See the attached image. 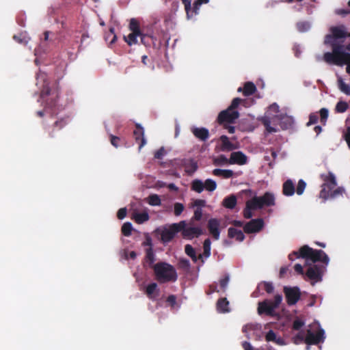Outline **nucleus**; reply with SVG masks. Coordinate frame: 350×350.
Masks as SVG:
<instances>
[{"label":"nucleus","mask_w":350,"mask_h":350,"mask_svg":"<svg viewBox=\"0 0 350 350\" xmlns=\"http://www.w3.org/2000/svg\"><path fill=\"white\" fill-rule=\"evenodd\" d=\"M275 196L273 193L267 191L262 196H254L245 203L243 214L245 219H250L253 216L252 211L262 209L265 206L275 205Z\"/></svg>","instance_id":"obj_1"},{"label":"nucleus","mask_w":350,"mask_h":350,"mask_svg":"<svg viewBox=\"0 0 350 350\" xmlns=\"http://www.w3.org/2000/svg\"><path fill=\"white\" fill-rule=\"evenodd\" d=\"M323 60L328 64L342 66L347 65L346 72L350 75V53L341 51V47L337 46L334 49V53L326 52L323 54Z\"/></svg>","instance_id":"obj_2"},{"label":"nucleus","mask_w":350,"mask_h":350,"mask_svg":"<svg viewBox=\"0 0 350 350\" xmlns=\"http://www.w3.org/2000/svg\"><path fill=\"white\" fill-rule=\"evenodd\" d=\"M154 273L156 280L159 283L175 282L177 273L175 268L165 262H159L154 265Z\"/></svg>","instance_id":"obj_3"},{"label":"nucleus","mask_w":350,"mask_h":350,"mask_svg":"<svg viewBox=\"0 0 350 350\" xmlns=\"http://www.w3.org/2000/svg\"><path fill=\"white\" fill-rule=\"evenodd\" d=\"M59 92L57 89H51L48 85L44 86L40 93V97L45 100L46 105L44 110L36 112L37 116L38 117H43L45 113H49V109L52 111V114H56L55 108Z\"/></svg>","instance_id":"obj_4"},{"label":"nucleus","mask_w":350,"mask_h":350,"mask_svg":"<svg viewBox=\"0 0 350 350\" xmlns=\"http://www.w3.org/2000/svg\"><path fill=\"white\" fill-rule=\"evenodd\" d=\"M282 301V295L277 294L274 296L273 300L266 299L258 304L257 311L260 315L275 317V309L278 308Z\"/></svg>","instance_id":"obj_5"},{"label":"nucleus","mask_w":350,"mask_h":350,"mask_svg":"<svg viewBox=\"0 0 350 350\" xmlns=\"http://www.w3.org/2000/svg\"><path fill=\"white\" fill-rule=\"evenodd\" d=\"M242 101L243 100L240 98H234L232 100L230 105L226 110L221 111L219 113L217 119V122L219 124H223L224 123H234L239 117V113L235 109Z\"/></svg>","instance_id":"obj_6"},{"label":"nucleus","mask_w":350,"mask_h":350,"mask_svg":"<svg viewBox=\"0 0 350 350\" xmlns=\"http://www.w3.org/2000/svg\"><path fill=\"white\" fill-rule=\"evenodd\" d=\"M331 34L325 36L324 43L329 44L332 48V52L334 53V49L337 46L341 47V51H344V46L336 42V40L350 37V33L346 31V28L344 25L333 26L329 29Z\"/></svg>","instance_id":"obj_7"},{"label":"nucleus","mask_w":350,"mask_h":350,"mask_svg":"<svg viewBox=\"0 0 350 350\" xmlns=\"http://www.w3.org/2000/svg\"><path fill=\"white\" fill-rule=\"evenodd\" d=\"M301 256L303 258L311 260L314 263L321 262L325 266L328 265L329 261L328 256L324 251L314 250L306 245L301 247Z\"/></svg>","instance_id":"obj_8"},{"label":"nucleus","mask_w":350,"mask_h":350,"mask_svg":"<svg viewBox=\"0 0 350 350\" xmlns=\"http://www.w3.org/2000/svg\"><path fill=\"white\" fill-rule=\"evenodd\" d=\"M320 177L323 183L321 185L319 197L325 201L328 199V192L336 187L337 183L334 174L331 172L327 174H321Z\"/></svg>","instance_id":"obj_9"},{"label":"nucleus","mask_w":350,"mask_h":350,"mask_svg":"<svg viewBox=\"0 0 350 350\" xmlns=\"http://www.w3.org/2000/svg\"><path fill=\"white\" fill-rule=\"evenodd\" d=\"M185 225V221L171 224L168 228H165L161 233V241L163 243H167L172 241L175 235L181 231Z\"/></svg>","instance_id":"obj_10"},{"label":"nucleus","mask_w":350,"mask_h":350,"mask_svg":"<svg viewBox=\"0 0 350 350\" xmlns=\"http://www.w3.org/2000/svg\"><path fill=\"white\" fill-rule=\"evenodd\" d=\"M129 29L131 31L127 36H124V40L129 45L135 44L137 43V37L141 34V28L139 22L137 19L133 18L130 20Z\"/></svg>","instance_id":"obj_11"},{"label":"nucleus","mask_w":350,"mask_h":350,"mask_svg":"<svg viewBox=\"0 0 350 350\" xmlns=\"http://www.w3.org/2000/svg\"><path fill=\"white\" fill-rule=\"evenodd\" d=\"M194 223L189 221L188 226L185 221V225L183 229H181L182 235L184 238L191 239L194 237H198L203 234V230L200 226H193Z\"/></svg>","instance_id":"obj_12"},{"label":"nucleus","mask_w":350,"mask_h":350,"mask_svg":"<svg viewBox=\"0 0 350 350\" xmlns=\"http://www.w3.org/2000/svg\"><path fill=\"white\" fill-rule=\"evenodd\" d=\"M325 269L326 266L324 265H312L308 267L306 275L309 279L314 282H321Z\"/></svg>","instance_id":"obj_13"},{"label":"nucleus","mask_w":350,"mask_h":350,"mask_svg":"<svg viewBox=\"0 0 350 350\" xmlns=\"http://www.w3.org/2000/svg\"><path fill=\"white\" fill-rule=\"evenodd\" d=\"M325 338V332L322 328H319L317 333L308 329L304 341L308 345H318L320 342H323Z\"/></svg>","instance_id":"obj_14"},{"label":"nucleus","mask_w":350,"mask_h":350,"mask_svg":"<svg viewBox=\"0 0 350 350\" xmlns=\"http://www.w3.org/2000/svg\"><path fill=\"white\" fill-rule=\"evenodd\" d=\"M185 5V10L188 18H191L193 15L198 14V11L202 4L208 3L209 0H196L191 7V0H182Z\"/></svg>","instance_id":"obj_15"},{"label":"nucleus","mask_w":350,"mask_h":350,"mask_svg":"<svg viewBox=\"0 0 350 350\" xmlns=\"http://www.w3.org/2000/svg\"><path fill=\"white\" fill-rule=\"evenodd\" d=\"M284 293L287 304L289 306L295 305L300 299L301 293L299 288L297 286H284Z\"/></svg>","instance_id":"obj_16"},{"label":"nucleus","mask_w":350,"mask_h":350,"mask_svg":"<svg viewBox=\"0 0 350 350\" xmlns=\"http://www.w3.org/2000/svg\"><path fill=\"white\" fill-rule=\"evenodd\" d=\"M264 225L262 218L253 219L244 225L243 230L247 234L258 232L263 228Z\"/></svg>","instance_id":"obj_17"},{"label":"nucleus","mask_w":350,"mask_h":350,"mask_svg":"<svg viewBox=\"0 0 350 350\" xmlns=\"http://www.w3.org/2000/svg\"><path fill=\"white\" fill-rule=\"evenodd\" d=\"M133 137L135 142L139 144V150L146 144V139L144 137V129L139 123L135 124V129L133 131Z\"/></svg>","instance_id":"obj_18"},{"label":"nucleus","mask_w":350,"mask_h":350,"mask_svg":"<svg viewBox=\"0 0 350 350\" xmlns=\"http://www.w3.org/2000/svg\"><path fill=\"white\" fill-rule=\"evenodd\" d=\"M220 221L216 218H211L208 220L207 228L210 234L213 236V239L218 240L220 235Z\"/></svg>","instance_id":"obj_19"},{"label":"nucleus","mask_w":350,"mask_h":350,"mask_svg":"<svg viewBox=\"0 0 350 350\" xmlns=\"http://www.w3.org/2000/svg\"><path fill=\"white\" fill-rule=\"evenodd\" d=\"M247 157L241 151L233 152L229 159V164H237L243 165L247 163Z\"/></svg>","instance_id":"obj_20"},{"label":"nucleus","mask_w":350,"mask_h":350,"mask_svg":"<svg viewBox=\"0 0 350 350\" xmlns=\"http://www.w3.org/2000/svg\"><path fill=\"white\" fill-rule=\"evenodd\" d=\"M192 133L193 135L198 138V139L205 142L206 141L209 137V131L207 129L201 127V128H193Z\"/></svg>","instance_id":"obj_21"},{"label":"nucleus","mask_w":350,"mask_h":350,"mask_svg":"<svg viewBox=\"0 0 350 350\" xmlns=\"http://www.w3.org/2000/svg\"><path fill=\"white\" fill-rule=\"evenodd\" d=\"M183 165L185 167V172L189 175L193 174L198 167L197 161L192 159H185L183 161Z\"/></svg>","instance_id":"obj_22"},{"label":"nucleus","mask_w":350,"mask_h":350,"mask_svg":"<svg viewBox=\"0 0 350 350\" xmlns=\"http://www.w3.org/2000/svg\"><path fill=\"white\" fill-rule=\"evenodd\" d=\"M295 192L293 182L291 179L286 180L282 185V193L286 196H292Z\"/></svg>","instance_id":"obj_23"},{"label":"nucleus","mask_w":350,"mask_h":350,"mask_svg":"<svg viewBox=\"0 0 350 350\" xmlns=\"http://www.w3.org/2000/svg\"><path fill=\"white\" fill-rule=\"evenodd\" d=\"M145 293L150 299H154L156 297L159 295L157 284L155 282L149 284L146 287Z\"/></svg>","instance_id":"obj_24"},{"label":"nucleus","mask_w":350,"mask_h":350,"mask_svg":"<svg viewBox=\"0 0 350 350\" xmlns=\"http://www.w3.org/2000/svg\"><path fill=\"white\" fill-rule=\"evenodd\" d=\"M243 92L245 96H248L254 94L256 91V87L252 82H246L243 88H239L238 92Z\"/></svg>","instance_id":"obj_25"},{"label":"nucleus","mask_w":350,"mask_h":350,"mask_svg":"<svg viewBox=\"0 0 350 350\" xmlns=\"http://www.w3.org/2000/svg\"><path fill=\"white\" fill-rule=\"evenodd\" d=\"M228 235L230 238H234L238 241H243L245 239V235L241 230L234 228H229L228 230Z\"/></svg>","instance_id":"obj_26"},{"label":"nucleus","mask_w":350,"mask_h":350,"mask_svg":"<svg viewBox=\"0 0 350 350\" xmlns=\"http://www.w3.org/2000/svg\"><path fill=\"white\" fill-rule=\"evenodd\" d=\"M237 204V199L235 195L232 194L226 196L222 201V205L228 209H233Z\"/></svg>","instance_id":"obj_27"},{"label":"nucleus","mask_w":350,"mask_h":350,"mask_svg":"<svg viewBox=\"0 0 350 350\" xmlns=\"http://www.w3.org/2000/svg\"><path fill=\"white\" fill-rule=\"evenodd\" d=\"M217 310L220 313H226L230 311L229 301L226 298H220L216 304Z\"/></svg>","instance_id":"obj_28"},{"label":"nucleus","mask_w":350,"mask_h":350,"mask_svg":"<svg viewBox=\"0 0 350 350\" xmlns=\"http://www.w3.org/2000/svg\"><path fill=\"white\" fill-rule=\"evenodd\" d=\"M139 37L141 38V42L146 46H150L152 44H154V37L150 34L145 33L144 29H141Z\"/></svg>","instance_id":"obj_29"},{"label":"nucleus","mask_w":350,"mask_h":350,"mask_svg":"<svg viewBox=\"0 0 350 350\" xmlns=\"http://www.w3.org/2000/svg\"><path fill=\"white\" fill-rule=\"evenodd\" d=\"M213 174L215 176H221L224 178H232L234 172L231 170L215 169L213 170Z\"/></svg>","instance_id":"obj_30"},{"label":"nucleus","mask_w":350,"mask_h":350,"mask_svg":"<svg viewBox=\"0 0 350 350\" xmlns=\"http://www.w3.org/2000/svg\"><path fill=\"white\" fill-rule=\"evenodd\" d=\"M145 259L146 263H148V267L153 269L154 265H155L154 264L155 261V256L152 247H149L146 250Z\"/></svg>","instance_id":"obj_31"},{"label":"nucleus","mask_w":350,"mask_h":350,"mask_svg":"<svg viewBox=\"0 0 350 350\" xmlns=\"http://www.w3.org/2000/svg\"><path fill=\"white\" fill-rule=\"evenodd\" d=\"M220 141L221 142L222 150L229 151L235 149L234 146L230 142L229 138L226 135H221L220 137Z\"/></svg>","instance_id":"obj_32"},{"label":"nucleus","mask_w":350,"mask_h":350,"mask_svg":"<svg viewBox=\"0 0 350 350\" xmlns=\"http://www.w3.org/2000/svg\"><path fill=\"white\" fill-rule=\"evenodd\" d=\"M293 119L290 116H283L280 119V126L283 130L288 129L293 124Z\"/></svg>","instance_id":"obj_33"},{"label":"nucleus","mask_w":350,"mask_h":350,"mask_svg":"<svg viewBox=\"0 0 350 350\" xmlns=\"http://www.w3.org/2000/svg\"><path fill=\"white\" fill-rule=\"evenodd\" d=\"M191 190L200 193L204 189V183L201 180L195 179L191 182Z\"/></svg>","instance_id":"obj_34"},{"label":"nucleus","mask_w":350,"mask_h":350,"mask_svg":"<svg viewBox=\"0 0 350 350\" xmlns=\"http://www.w3.org/2000/svg\"><path fill=\"white\" fill-rule=\"evenodd\" d=\"M68 124V118H63L58 120H56L53 126V131L50 133L51 137H53V135L52 134L55 130H60L62 128H64L66 124Z\"/></svg>","instance_id":"obj_35"},{"label":"nucleus","mask_w":350,"mask_h":350,"mask_svg":"<svg viewBox=\"0 0 350 350\" xmlns=\"http://www.w3.org/2000/svg\"><path fill=\"white\" fill-rule=\"evenodd\" d=\"M149 218V215L147 212L135 213L133 216L135 222L139 224L148 221Z\"/></svg>","instance_id":"obj_36"},{"label":"nucleus","mask_w":350,"mask_h":350,"mask_svg":"<svg viewBox=\"0 0 350 350\" xmlns=\"http://www.w3.org/2000/svg\"><path fill=\"white\" fill-rule=\"evenodd\" d=\"M338 85L339 90L342 92L350 96V85L345 83L341 77L338 79Z\"/></svg>","instance_id":"obj_37"},{"label":"nucleus","mask_w":350,"mask_h":350,"mask_svg":"<svg viewBox=\"0 0 350 350\" xmlns=\"http://www.w3.org/2000/svg\"><path fill=\"white\" fill-rule=\"evenodd\" d=\"M345 192V189L342 187H338L336 189H334L331 191L328 192V199H334L339 196H342V193Z\"/></svg>","instance_id":"obj_38"},{"label":"nucleus","mask_w":350,"mask_h":350,"mask_svg":"<svg viewBox=\"0 0 350 350\" xmlns=\"http://www.w3.org/2000/svg\"><path fill=\"white\" fill-rule=\"evenodd\" d=\"M211 241L210 239H206L203 243V254L202 257L204 256L206 258H208L211 256Z\"/></svg>","instance_id":"obj_39"},{"label":"nucleus","mask_w":350,"mask_h":350,"mask_svg":"<svg viewBox=\"0 0 350 350\" xmlns=\"http://www.w3.org/2000/svg\"><path fill=\"white\" fill-rule=\"evenodd\" d=\"M148 203L151 206H159L161 204V201L157 194H151L148 198Z\"/></svg>","instance_id":"obj_40"},{"label":"nucleus","mask_w":350,"mask_h":350,"mask_svg":"<svg viewBox=\"0 0 350 350\" xmlns=\"http://www.w3.org/2000/svg\"><path fill=\"white\" fill-rule=\"evenodd\" d=\"M296 27L299 32H306L310 28V24L308 21H299L296 24Z\"/></svg>","instance_id":"obj_41"},{"label":"nucleus","mask_w":350,"mask_h":350,"mask_svg":"<svg viewBox=\"0 0 350 350\" xmlns=\"http://www.w3.org/2000/svg\"><path fill=\"white\" fill-rule=\"evenodd\" d=\"M204 189L207 190L208 191H213L217 188V184L216 182L212 179H206L205 182L204 183Z\"/></svg>","instance_id":"obj_42"},{"label":"nucleus","mask_w":350,"mask_h":350,"mask_svg":"<svg viewBox=\"0 0 350 350\" xmlns=\"http://www.w3.org/2000/svg\"><path fill=\"white\" fill-rule=\"evenodd\" d=\"M349 107V105L347 102L340 100L337 103L335 111L337 113H344L345 112Z\"/></svg>","instance_id":"obj_43"},{"label":"nucleus","mask_w":350,"mask_h":350,"mask_svg":"<svg viewBox=\"0 0 350 350\" xmlns=\"http://www.w3.org/2000/svg\"><path fill=\"white\" fill-rule=\"evenodd\" d=\"M319 113L320 115V122L323 126H325L328 118L329 111L326 108H321Z\"/></svg>","instance_id":"obj_44"},{"label":"nucleus","mask_w":350,"mask_h":350,"mask_svg":"<svg viewBox=\"0 0 350 350\" xmlns=\"http://www.w3.org/2000/svg\"><path fill=\"white\" fill-rule=\"evenodd\" d=\"M213 164L215 165H222L224 164H229V159H227V157L225 155L221 154L213 159Z\"/></svg>","instance_id":"obj_45"},{"label":"nucleus","mask_w":350,"mask_h":350,"mask_svg":"<svg viewBox=\"0 0 350 350\" xmlns=\"http://www.w3.org/2000/svg\"><path fill=\"white\" fill-rule=\"evenodd\" d=\"M122 233L126 236L129 237L131 234L132 230H133V226L131 223L130 222H126L124 223L122 226Z\"/></svg>","instance_id":"obj_46"},{"label":"nucleus","mask_w":350,"mask_h":350,"mask_svg":"<svg viewBox=\"0 0 350 350\" xmlns=\"http://www.w3.org/2000/svg\"><path fill=\"white\" fill-rule=\"evenodd\" d=\"M206 200L202 199L193 200L190 204V207L193 208H202L206 206Z\"/></svg>","instance_id":"obj_47"},{"label":"nucleus","mask_w":350,"mask_h":350,"mask_svg":"<svg viewBox=\"0 0 350 350\" xmlns=\"http://www.w3.org/2000/svg\"><path fill=\"white\" fill-rule=\"evenodd\" d=\"M202 218V208H195L193 215L191 218V223H194L196 221H200Z\"/></svg>","instance_id":"obj_48"},{"label":"nucleus","mask_w":350,"mask_h":350,"mask_svg":"<svg viewBox=\"0 0 350 350\" xmlns=\"http://www.w3.org/2000/svg\"><path fill=\"white\" fill-rule=\"evenodd\" d=\"M306 187V182L304 180L300 179L298 181V184H297V188L295 190L297 194L299 196L303 194Z\"/></svg>","instance_id":"obj_49"},{"label":"nucleus","mask_w":350,"mask_h":350,"mask_svg":"<svg viewBox=\"0 0 350 350\" xmlns=\"http://www.w3.org/2000/svg\"><path fill=\"white\" fill-rule=\"evenodd\" d=\"M185 209V206L182 203L176 202L174 204V213L176 216H179Z\"/></svg>","instance_id":"obj_50"},{"label":"nucleus","mask_w":350,"mask_h":350,"mask_svg":"<svg viewBox=\"0 0 350 350\" xmlns=\"http://www.w3.org/2000/svg\"><path fill=\"white\" fill-rule=\"evenodd\" d=\"M13 38L15 41H16L18 43L27 44L28 42V39L26 37L25 35H23V33H20L18 35H14L13 36Z\"/></svg>","instance_id":"obj_51"},{"label":"nucleus","mask_w":350,"mask_h":350,"mask_svg":"<svg viewBox=\"0 0 350 350\" xmlns=\"http://www.w3.org/2000/svg\"><path fill=\"white\" fill-rule=\"evenodd\" d=\"M318 120H319V117H318L317 113H311L309 115V120L307 122L306 126H309L312 124H315L316 123H317Z\"/></svg>","instance_id":"obj_52"},{"label":"nucleus","mask_w":350,"mask_h":350,"mask_svg":"<svg viewBox=\"0 0 350 350\" xmlns=\"http://www.w3.org/2000/svg\"><path fill=\"white\" fill-rule=\"evenodd\" d=\"M109 137L110 142L114 147L118 148L120 146L122 139L119 137L114 136L111 134L109 135Z\"/></svg>","instance_id":"obj_53"},{"label":"nucleus","mask_w":350,"mask_h":350,"mask_svg":"<svg viewBox=\"0 0 350 350\" xmlns=\"http://www.w3.org/2000/svg\"><path fill=\"white\" fill-rule=\"evenodd\" d=\"M263 285L264 290L269 294H271L273 292L274 287L272 282H263L262 283Z\"/></svg>","instance_id":"obj_54"},{"label":"nucleus","mask_w":350,"mask_h":350,"mask_svg":"<svg viewBox=\"0 0 350 350\" xmlns=\"http://www.w3.org/2000/svg\"><path fill=\"white\" fill-rule=\"evenodd\" d=\"M229 282V276L225 275L219 280V286L223 291H225Z\"/></svg>","instance_id":"obj_55"},{"label":"nucleus","mask_w":350,"mask_h":350,"mask_svg":"<svg viewBox=\"0 0 350 350\" xmlns=\"http://www.w3.org/2000/svg\"><path fill=\"white\" fill-rule=\"evenodd\" d=\"M166 154V151L163 147L160 148L154 152V158L157 159H162Z\"/></svg>","instance_id":"obj_56"},{"label":"nucleus","mask_w":350,"mask_h":350,"mask_svg":"<svg viewBox=\"0 0 350 350\" xmlns=\"http://www.w3.org/2000/svg\"><path fill=\"white\" fill-rule=\"evenodd\" d=\"M265 340L267 342H274L276 340V334L273 330H269L266 336H265Z\"/></svg>","instance_id":"obj_57"},{"label":"nucleus","mask_w":350,"mask_h":350,"mask_svg":"<svg viewBox=\"0 0 350 350\" xmlns=\"http://www.w3.org/2000/svg\"><path fill=\"white\" fill-rule=\"evenodd\" d=\"M304 325V322L300 319H295L293 323V329L294 330H299Z\"/></svg>","instance_id":"obj_58"},{"label":"nucleus","mask_w":350,"mask_h":350,"mask_svg":"<svg viewBox=\"0 0 350 350\" xmlns=\"http://www.w3.org/2000/svg\"><path fill=\"white\" fill-rule=\"evenodd\" d=\"M301 258V248L299 251H294L288 255V259L291 261L295 260L296 258Z\"/></svg>","instance_id":"obj_59"},{"label":"nucleus","mask_w":350,"mask_h":350,"mask_svg":"<svg viewBox=\"0 0 350 350\" xmlns=\"http://www.w3.org/2000/svg\"><path fill=\"white\" fill-rule=\"evenodd\" d=\"M185 254L189 256V257L196 254V251L193 249V247L187 244L185 246Z\"/></svg>","instance_id":"obj_60"},{"label":"nucleus","mask_w":350,"mask_h":350,"mask_svg":"<svg viewBox=\"0 0 350 350\" xmlns=\"http://www.w3.org/2000/svg\"><path fill=\"white\" fill-rule=\"evenodd\" d=\"M180 267L185 269H189L190 267V262L189 260L185 258L180 259L179 260Z\"/></svg>","instance_id":"obj_61"},{"label":"nucleus","mask_w":350,"mask_h":350,"mask_svg":"<svg viewBox=\"0 0 350 350\" xmlns=\"http://www.w3.org/2000/svg\"><path fill=\"white\" fill-rule=\"evenodd\" d=\"M343 138L347 142V144L350 149V126H347L345 133L343 135Z\"/></svg>","instance_id":"obj_62"},{"label":"nucleus","mask_w":350,"mask_h":350,"mask_svg":"<svg viewBox=\"0 0 350 350\" xmlns=\"http://www.w3.org/2000/svg\"><path fill=\"white\" fill-rule=\"evenodd\" d=\"M127 210L126 208H121L117 213V217L119 219H124L126 215Z\"/></svg>","instance_id":"obj_63"},{"label":"nucleus","mask_w":350,"mask_h":350,"mask_svg":"<svg viewBox=\"0 0 350 350\" xmlns=\"http://www.w3.org/2000/svg\"><path fill=\"white\" fill-rule=\"evenodd\" d=\"M336 14L341 16H346L350 14L349 9H338L336 10Z\"/></svg>","instance_id":"obj_64"}]
</instances>
